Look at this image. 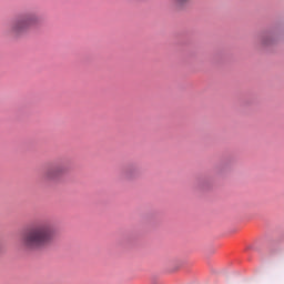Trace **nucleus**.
Returning <instances> with one entry per match:
<instances>
[{
  "instance_id": "obj_1",
  "label": "nucleus",
  "mask_w": 284,
  "mask_h": 284,
  "mask_svg": "<svg viewBox=\"0 0 284 284\" xmlns=\"http://www.w3.org/2000/svg\"><path fill=\"white\" fill-rule=\"evenodd\" d=\"M55 236L57 227H54V224L51 222H39L27 230L22 235L20 243L24 250L32 252L52 245Z\"/></svg>"
},
{
  "instance_id": "obj_2",
  "label": "nucleus",
  "mask_w": 284,
  "mask_h": 284,
  "mask_svg": "<svg viewBox=\"0 0 284 284\" xmlns=\"http://www.w3.org/2000/svg\"><path fill=\"white\" fill-rule=\"evenodd\" d=\"M38 23L39 16L34 13L20 16L10 22L8 33L11 34V37H23V34H28L30 29Z\"/></svg>"
},
{
  "instance_id": "obj_3",
  "label": "nucleus",
  "mask_w": 284,
  "mask_h": 284,
  "mask_svg": "<svg viewBox=\"0 0 284 284\" xmlns=\"http://www.w3.org/2000/svg\"><path fill=\"white\" fill-rule=\"evenodd\" d=\"M68 172V168L63 164H58L47 169L43 173L44 181H52L57 183V181H61L63 174Z\"/></svg>"
},
{
  "instance_id": "obj_4",
  "label": "nucleus",
  "mask_w": 284,
  "mask_h": 284,
  "mask_svg": "<svg viewBox=\"0 0 284 284\" xmlns=\"http://www.w3.org/2000/svg\"><path fill=\"white\" fill-rule=\"evenodd\" d=\"M139 174V168L131 165L124 171V176L126 179H134Z\"/></svg>"
},
{
  "instance_id": "obj_5",
  "label": "nucleus",
  "mask_w": 284,
  "mask_h": 284,
  "mask_svg": "<svg viewBox=\"0 0 284 284\" xmlns=\"http://www.w3.org/2000/svg\"><path fill=\"white\" fill-rule=\"evenodd\" d=\"M192 0H172L173 6H175V8L178 10H183V8H187V4L191 2Z\"/></svg>"
},
{
  "instance_id": "obj_6",
  "label": "nucleus",
  "mask_w": 284,
  "mask_h": 284,
  "mask_svg": "<svg viewBox=\"0 0 284 284\" xmlns=\"http://www.w3.org/2000/svg\"><path fill=\"white\" fill-rule=\"evenodd\" d=\"M273 42V39H272V36L270 34H264V36H261L260 38V43H262V45H270L272 44Z\"/></svg>"
}]
</instances>
